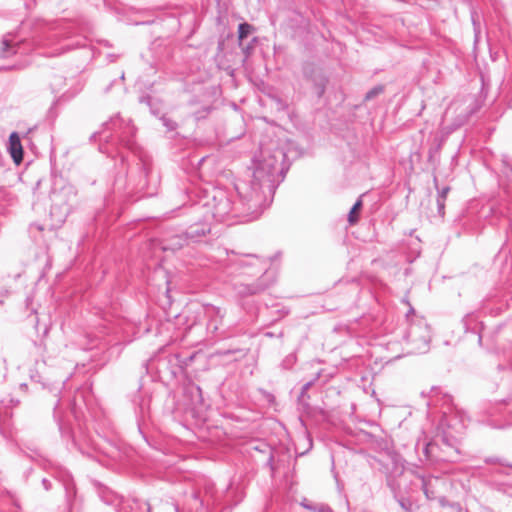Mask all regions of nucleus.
Here are the masks:
<instances>
[{
  "instance_id": "nucleus-1",
  "label": "nucleus",
  "mask_w": 512,
  "mask_h": 512,
  "mask_svg": "<svg viewBox=\"0 0 512 512\" xmlns=\"http://www.w3.org/2000/svg\"><path fill=\"white\" fill-rule=\"evenodd\" d=\"M286 157L281 148L270 150L261 148L260 155L254 159L251 179L239 180L234 188L239 202H234V193L225 188L213 187L205 190L200 201L192 206L193 210L203 209L217 222L236 218L242 221L257 219L270 205L278 185L284 180L285 169L282 165Z\"/></svg>"
},
{
  "instance_id": "nucleus-2",
  "label": "nucleus",
  "mask_w": 512,
  "mask_h": 512,
  "mask_svg": "<svg viewBox=\"0 0 512 512\" xmlns=\"http://www.w3.org/2000/svg\"><path fill=\"white\" fill-rule=\"evenodd\" d=\"M442 416L436 426L435 435L429 442L420 440L415 444L418 452L421 446L425 461L432 464L458 463L465 460L461 439L465 430L464 419L452 407V397L444 395Z\"/></svg>"
},
{
  "instance_id": "nucleus-3",
  "label": "nucleus",
  "mask_w": 512,
  "mask_h": 512,
  "mask_svg": "<svg viewBox=\"0 0 512 512\" xmlns=\"http://www.w3.org/2000/svg\"><path fill=\"white\" fill-rule=\"evenodd\" d=\"M218 250L220 253V261L223 263V267L228 274H244L245 270L249 267L257 268L256 272L247 273L251 276L263 271L262 275L253 283H235L233 285V290L239 297H249L261 294L275 283V273L273 271H268L266 269L267 263L257 255H239L226 248H219Z\"/></svg>"
},
{
  "instance_id": "nucleus-4",
  "label": "nucleus",
  "mask_w": 512,
  "mask_h": 512,
  "mask_svg": "<svg viewBox=\"0 0 512 512\" xmlns=\"http://www.w3.org/2000/svg\"><path fill=\"white\" fill-rule=\"evenodd\" d=\"M74 32L70 24L48 26L42 22L36 24L32 35V42L38 47H54L52 56H59L76 48L86 46V38L77 37L72 40Z\"/></svg>"
},
{
  "instance_id": "nucleus-5",
  "label": "nucleus",
  "mask_w": 512,
  "mask_h": 512,
  "mask_svg": "<svg viewBox=\"0 0 512 512\" xmlns=\"http://www.w3.org/2000/svg\"><path fill=\"white\" fill-rule=\"evenodd\" d=\"M103 130L94 132L90 136V141L96 140L99 135L104 134L106 131H111L109 135H105L104 143L99 144V151L109 156L113 155L111 147H116L118 144L123 145L128 149L134 147V137L136 128L132 125L130 119H123L119 114L110 118L109 121L103 123Z\"/></svg>"
},
{
  "instance_id": "nucleus-6",
  "label": "nucleus",
  "mask_w": 512,
  "mask_h": 512,
  "mask_svg": "<svg viewBox=\"0 0 512 512\" xmlns=\"http://www.w3.org/2000/svg\"><path fill=\"white\" fill-rule=\"evenodd\" d=\"M32 381L36 383H40L44 389H47L50 393H52L56 398V402L53 406V417L55 421L57 422L60 435L62 439L71 441L73 446H75L80 453L83 455H86L89 458L95 459L96 456L94 455V452H96L97 448L93 445L92 442L85 441V443L78 442L69 425L65 424V422L62 420L60 415V408H61V399L59 395L62 392V389L64 388L66 384V380H60L57 382L50 383L47 381L41 374L38 372L31 374Z\"/></svg>"
},
{
  "instance_id": "nucleus-7",
  "label": "nucleus",
  "mask_w": 512,
  "mask_h": 512,
  "mask_svg": "<svg viewBox=\"0 0 512 512\" xmlns=\"http://www.w3.org/2000/svg\"><path fill=\"white\" fill-rule=\"evenodd\" d=\"M408 326L403 335L410 353H426L431 341L430 326L423 317L416 316L413 308L406 314Z\"/></svg>"
},
{
  "instance_id": "nucleus-8",
  "label": "nucleus",
  "mask_w": 512,
  "mask_h": 512,
  "mask_svg": "<svg viewBox=\"0 0 512 512\" xmlns=\"http://www.w3.org/2000/svg\"><path fill=\"white\" fill-rule=\"evenodd\" d=\"M485 462L493 464L488 485L495 491L512 497V466L503 465L497 458H486Z\"/></svg>"
},
{
  "instance_id": "nucleus-9",
  "label": "nucleus",
  "mask_w": 512,
  "mask_h": 512,
  "mask_svg": "<svg viewBox=\"0 0 512 512\" xmlns=\"http://www.w3.org/2000/svg\"><path fill=\"white\" fill-rule=\"evenodd\" d=\"M100 499L106 504L115 508L116 512H150L151 508L147 502L124 499L108 487L101 486L98 489Z\"/></svg>"
},
{
  "instance_id": "nucleus-10",
  "label": "nucleus",
  "mask_w": 512,
  "mask_h": 512,
  "mask_svg": "<svg viewBox=\"0 0 512 512\" xmlns=\"http://www.w3.org/2000/svg\"><path fill=\"white\" fill-rule=\"evenodd\" d=\"M204 314L207 319L205 336L198 339L197 342L202 340L213 341L218 338H225L228 336V333L221 329L223 325V319L226 314L224 309L212 304H208L204 307Z\"/></svg>"
},
{
  "instance_id": "nucleus-11",
  "label": "nucleus",
  "mask_w": 512,
  "mask_h": 512,
  "mask_svg": "<svg viewBox=\"0 0 512 512\" xmlns=\"http://www.w3.org/2000/svg\"><path fill=\"white\" fill-rule=\"evenodd\" d=\"M146 365L155 368L158 376L167 380L175 379L183 371L181 355L178 353L152 358Z\"/></svg>"
},
{
  "instance_id": "nucleus-12",
  "label": "nucleus",
  "mask_w": 512,
  "mask_h": 512,
  "mask_svg": "<svg viewBox=\"0 0 512 512\" xmlns=\"http://www.w3.org/2000/svg\"><path fill=\"white\" fill-rule=\"evenodd\" d=\"M52 206L59 209L63 215H68L78 201V191L72 184H65L60 189H54L51 193Z\"/></svg>"
},
{
  "instance_id": "nucleus-13",
  "label": "nucleus",
  "mask_w": 512,
  "mask_h": 512,
  "mask_svg": "<svg viewBox=\"0 0 512 512\" xmlns=\"http://www.w3.org/2000/svg\"><path fill=\"white\" fill-rule=\"evenodd\" d=\"M413 485L420 487L428 500H438L442 506L446 504L445 497L441 495L445 486L443 479L432 475H416Z\"/></svg>"
},
{
  "instance_id": "nucleus-14",
  "label": "nucleus",
  "mask_w": 512,
  "mask_h": 512,
  "mask_svg": "<svg viewBox=\"0 0 512 512\" xmlns=\"http://www.w3.org/2000/svg\"><path fill=\"white\" fill-rule=\"evenodd\" d=\"M210 232L211 226L207 220H205L189 226V228L185 231V234L189 244H196L201 243Z\"/></svg>"
},
{
  "instance_id": "nucleus-15",
  "label": "nucleus",
  "mask_w": 512,
  "mask_h": 512,
  "mask_svg": "<svg viewBox=\"0 0 512 512\" xmlns=\"http://www.w3.org/2000/svg\"><path fill=\"white\" fill-rule=\"evenodd\" d=\"M9 153L13 161L18 165L23 161L24 151L20 136L17 132H12L9 136Z\"/></svg>"
},
{
  "instance_id": "nucleus-16",
  "label": "nucleus",
  "mask_w": 512,
  "mask_h": 512,
  "mask_svg": "<svg viewBox=\"0 0 512 512\" xmlns=\"http://www.w3.org/2000/svg\"><path fill=\"white\" fill-rule=\"evenodd\" d=\"M188 239H186V234H176L165 240V244L163 246L164 250L177 251L182 249L185 245H188Z\"/></svg>"
},
{
  "instance_id": "nucleus-17",
  "label": "nucleus",
  "mask_w": 512,
  "mask_h": 512,
  "mask_svg": "<svg viewBox=\"0 0 512 512\" xmlns=\"http://www.w3.org/2000/svg\"><path fill=\"white\" fill-rule=\"evenodd\" d=\"M319 377H320V373H317L316 376L312 380L306 382L301 388L297 402H298V405L303 408V410H308L310 408V405H309L310 396L308 395V390L314 385V383L319 379Z\"/></svg>"
},
{
  "instance_id": "nucleus-18",
  "label": "nucleus",
  "mask_w": 512,
  "mask_h": 512,
  "mask_svg": "<svg viewBox=\"0 0 512 512\" xmlns=\"http://www.w3.org/2000/svg\"><path fill=\"white\" fill-rule=\"evenodd\" d=\"M20 42L15 43L14 37L12 33L6 34L2 39V46L0 50V55L3 58L9 57L11 55L16 54V46L19 45Z\"/></svg>"
},
{
  "instance_id": "nucleus-19",
  "label": "nucleus",
  "mask_w": 512,
  "mask_h": 512,
  "mask_svg": "<svg viewBox=\"0 0 512 512\" xmlns=\"http://www.w3.org/2000/svg\"><path fill=\"white\" fill-rule=\"evenodd\" d=\"M387 484L392 490L394 497L398 504L401 506V508L407 512L410 511L412 507V502L408 498L400 495V492L398 491L399 483H397L395 480L388 479Z\"/></svg>"
},
{
  "instance_id": "nucleus-20",
  "label": "nucleus",
  "mask_w": 512,
  "mask_h": 512,
  "mask_svg": "<svg viewBox=\"0 0 512 512\" xmlns=\"http://www.w3.org/2000/svg\"><path fill=\"white\" fill-rule=\"evenodd\" d=\"M62 481H63V486L65 489L66 501H67L68 507L71 511L75 505V502H74V497L76 496L75 485L69 475L64 476Z\"/></svg>"
},
{
  "instance_id": "nucleus-21",
  "label": "nucleus",
  "mask_w": 512,
  "mask_h": 512,
  "mask_svg": "<svg viewBox=\"0 0 512 512\" xmlns=\"http://www.w3.org/2000/svg\"><path fill=\"white\" fill-rule=\"evenodd\" d=\"M185 393L191 395V404L192 405L202 404V402H203L202 390L198 385H196L194 383L188 384L185 387Z\"/></svg>"
},
{
  "instance_id": "nucleus-22",
  "label": "nucleus",
  "mask_w": 512,
  "mask_h": 512,
  "mask_svg": "<svg viewBox=\"0 0 512 512\" xmlns=\"http://www.w3.org/2000/svg\"><path fill=\"white\" fill-rule=\"evenodd\" d=\"M139 102L147 105L150 108V111L153 115H158L160 113V108L158 106V102L152 96L143 95L139 98Z\"/></svg>"
},
{
  "instance_id": "nucleus-23",
  "label": "nucleus",
  "mask_w": 512,
  "mask_h": 512,
  "mask_svg": "<svg viewBox=\"0 0 512 512\" xmlns=\"http://www.w3.org/2000/svg\"><path fill=\"white\" fill-rule=\"evenodd\" d=\"M311 80L314 83V87L318 97H321L325 92L327 79L322 75H317L313 77Z\"/></svg>"
},
{
  "instance_id": "nucleus-24",
  "label": "nucleus",
  "mask_w": 512,
  "mask_h": 512,
  "mask_svg": "<svg viewBox=\"0 0 512 512\" xmlns=\"http://www.w3.org/2000/svg\"><path fill=\"white\" fill-rule=\"evenodd\" d=\"M254 30V27L247 23V22H243V23H240L239 26H238V40L241 42L243 41L245 38L248 37V35Z\"/></svg>"
},
{
  "instance_id": "nucleus-25",
  "label": "nucleus",
  "mask_w": 512,
  "mask_h": 512,
  "mask_svg": "<svg viewBox=\"0 0 512 512\" xmlns=\"http://www.w3.org/2000/svg\"><path fill=\"white\" fill-rule=\"evenodd\" d=\"M362 207V200L358 199L348 213V221L350 224H355L358 221V212Z\"/></svg>"
},
{
  "instance_id": "nucleus-26",
  "label": "nucleus",
  "mask_w": 512,
  "mask_h": 512,
  "mask_svg": "<svg viewBox=\"0 0 512 512\" xmlns=\"http://www.w3.org/2000/svg\"><path fill=\"white\" fill-rule=\"evenodd\" d=\"M385 91V86L383 84L375 85L373 88H371L367 93L365 94L364 100L370 101L374 99L375 97L379 96Z\"/></svg>"
},
{
  "instance_id": "nucleus-27",
  "label": "nucleus",
  "mask_w": 512,
  "mask_h": 512,
  "mask_svg": "<svg viewBox=\"0 0 512 512\" xmlns=\"http://www.w3.org/2000/svg\"><path fill=\"white\" fill-rule=\"evenodd\" d=\"M304 508L314 512H333L330 506L327 504H302Z\"/></svg>"
},
{
  "instance_id": "nucleus-28",
  "label": "nucleus",
  "mask_w": 512,
  "mask_h": 512,
  "mask_svg": "<svg viewBox=\"0 0 512 512\" xmlns=\"http://www.w3.org/2000/svg\"><path fill=\"white\" fill-rule=\"evenodd\" d=\"M160 120H161L163 126L166 127V129L168 131H174L177 128V123L165 115H163L160 118Z\"/></svg>"
},
{
  "instance_id": "nucleus-29",
  "label": "nucleus",
  "mask_w": 512,
  "mask_h": 512,
  "mask_svg": "<svg viewBox=\"0 0 512 512\" xmlns=\"http://www.w3.org/2000/svg\"><path fill=\"white\" fill-rule=\"evenodd\" d=\"M211 111L210 106H203L201 110L193 111L196 120L204 119Z\"/></svg>"
},
{
  "instance_id": "nucleus-30",
  "label": "nucleus",
  "mask_w": 512,
  "mask_h": 512,
  "mask_svg": "<svg viewBox=\"0 0 512 512\" xmlns=\"http://www.w3.org/2000/svg\"><path fill=\"white\" fill-rule=\"evenodd\" d=\"M258 392L262 395V397H263V398H264V399H265L269 404H274V403H275V400H276V399H275V396H274L271 392H269V391H267V390H265V389H263V388H259V389H258Z\"/></svg>"
},
{
  "instance_id": "nucleus-31",
  "label": "nucleus",
  "mask_w": 512,
  "mask_h": 512,
  "mask_svg": "<svg viewBox=\"0 0 512 512\" xmlns=\"http://www.w3.org/2000/svg\"><path fill=\"white\" fill-rule=\"evenodd\" d=\"M234 353H241V357H245L247 355V351H244L243 349H227L218 352V354L221 356H228Z\"/></svg>"
},
{
  "instance_id": "nucleus-32",
  "label": "nucleus",
  "mask_w": 512,
  "mask_h": 512,
  "mask_svg": "<svg viewBox=\"0 0 512 512\" xmlns=\"http://www.w3.org/2000/svg\"><path fill=\"white\" fill-rule=\"evenodd\" d=\"M477 110H478V106L476 104H474L472 107H470L468 109L466 114L459 120V124H464L469 119V117L472 114H474Z\"/></svg>"
},
{
  "instance_id": "nucleus-33",
  "label": "nucleus",
  "mask_w": 512,
  "mask_h": 512,
  "mask_svg": "<svg viewBox=\"0 0 512 512\" xmlns=\"http://www.w3.org/2000/svg\"><path fill=\"white\" fill-rule=\"evenodd\" d=\"M296 361V357L293 354L288 355L283 361L282 366L285 369H289Z\"/></svg>"
},
{
  "instance_id": "nucleus-34",
  "label": "nucleus",
  "mask_w": 512,
  "mask_h": 512,
  "mask_svg": "<svg viewBox=\"0 0 512 512\" xmlns=\"http://www.w3.org/2000/svg\"><path fill=\"white\" fill-rule=\"evenodd\" d=\"M198 330H202V325L198 324V323H193L191 324L190 326H188V328L186 329V334L189 335V334H194L196 333Z\"/></svg>"
},
{
  "instance_id": "nucleus-35",
  "label": "nucleus",
  "mask_w": 512,
  "mask_h": 512,
  "mask_svg": "<svg viewBox=\"0 0 512 512\" xmlns=\"http://www.w3.org/2000/svg\"><path fill=\"white\" fill-rule=\"evenodd\" d=\"M195 356H196V354H195V353H193V354H191L190 356L185 357V358H183V357L181 356V364L183 365V370H184L186 367H188V366H189V364L194 360Z\"/></svg>"
},
{
  "instance_id": "nucleus-36",
  "label": "nucleus",
  "mask_w": 512,
  "mask_h": 512,
  "mask_svg": "<svg viewBox=\"0 0 512 512\" xmlns=\"http://www.w3.org/2000/svg\"><path fill=\"white\" fill-rule=\"evenodd\" d=\"M437 202V209H438V213L440 216H444V213H445V201L440 198V199H437L436 200Z\"/></svg>"
},
{
  "instance_id": "nucleus-37",
  "label": "nucleus",
  "mask_w": 512,
  "mask_h": 512,
  "mask_svg": "<svg viewBox=\"0 0 512 512\" xmlns=\"http://www.w3.org/2000/svg\"><path fill=\"white\" fill-rule=\"evenodd\" d=\"M449 190H450V188L448 186L443 187L441 190L438 191L437 199L442 198L444 201H446V197H447Z\"/></svg>"
},
{
  "instance_id": "nucleus-38",
  "label": "nucleus",
  "mask_w": 512,
  "mask_h": 512,
  "mask_svg": "<svg viewBox=\"0 0 512 512\" xmlns=\"http://www.w3.org/2000/svg\"><path fill=\"white\" fill-rule=\"evenodd\" d=\"M42 485L46 491H49L51 489V481L47 478L42 479Z\"/></svg>"
},
{
  "instance_id": "nucleus-39",
  "label": "nucleus",
  "mask_w": 512,
  "mask_h": 512,
  "mask_svg": "<svg viewBox=\"0 0 512 512\" xmlns=\"http://www.w3.org/2000/svg\"><path fill=\"white\" fill-rule=\"evenodd\" d=\"M273 460H274V457L273 455L271 454L267 460V465H269L271 467L272 470H274L273 468Z\"/></svg>"
},
{
  "instance_id": "nucleus-40",
  "label": "nucleus",
  "mask_w": 512,
  "mask_h": 512,
  "mask_svg": "<svg viewBox=\"0 0 512 512\" xmlns=\"http://www.w3.org/2000/svg\"><path fill=\"white\" fill-rule=\"evenodd\" d=\"M438 149H439L438 147L435 148L434 150L430 149V151H429V160H432L433 154L436 153L438 151Z\"/></svg>"
},
{
  "instance_id": "nucleus-41",
  "label": "nucleus",
  "mask_w": 512,
  "mask_h": 512,
  "mask_svg": "<svg viewBox=\"0 0 512 512\" xmlns=\"http://www.w3.org/2000/svg\"><path fill=\"white\" fill-rule=\"evenodd\" d=\"M56 80L59 82V83H53L52 84V87L54 88L55 86L59 85L62 83L63 79L61 77H56Z\"/></svg>"
},
{
  "instance_id": "nucleus-42",
  "label": "nucleus",
  "mask_w": 512,
  "mask_h": 512,
  "mask_svg": "<svg viewBox=\"0 0 512 512\" xmlns=\"http://www.w3.org/2000/svg\"><path fill=\"white\" fill-rule=\"evenodd\" d=\"M110 88H111V84H109V85L107 86V88L105 89V92L107 93V92L110 90Z\"/></svg>"
},
{
  "instance_id": "nucleus-43",
  "label": "nucleus",
  "mask_w": 512,
  "mask_h": 512,
  "mask_svg": "<svg viewBox=\"0 0 512 512\" xmlns=\"http://www.w3.org/2000/svg\"><path fill=\"white\" fill-rule=\"evenodd\" d=\"M72 410H73V412L75 413V410H76V403H74V404H73V406H72Z\"/></svg>"
},
{
  "instance_id": "nucleus-44",
  "label": "nucleus",
  "mask_w": 512,
  "mask_h": 512,
  "mask_svg": "<svg viewBox=\"0 0 512 512\" xmlns=\"http://www.w3.org/2000/svg\"><path fill=\"white\" fill-rule=\"evenodd\" d=\"M194 104H195L194 101H190V103H189L190 106H193Z\"/></svg>"
},
{
  "instance_id": "nucleus-45",
  "label": "nucleus",
  "mask_w": 512,
  "mask_h": 512,
  "mask_svg": "<svg viewBox=\"0 0 512 512\" xmlns=\"http://www.w3.org/2000/svg\"><path fill=\"white\" fill-rule=\"evenodd\" d=\"M38 230H42V227L40 225L36 226Z\"/></svg>"
}]
</instances>
